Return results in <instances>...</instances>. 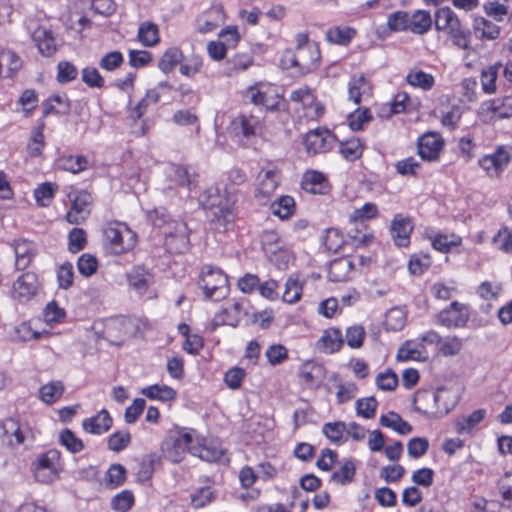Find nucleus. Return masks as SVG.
Masks as SVG:
<instances>
[{"instance_id":"obj_1","label":"nucleus","mask_w":512,"mask_h":512,"mask_svg":"<svg viewBox=\"0 0 512 512\" xmlns=\"http://www.w3.org/2000/svg\"><path fill=\"white\" fill-rule=\"evenodd\" d=\"M201 203L210 213L211 223L219 232L229 230L236 218V198L228 191L217 186L207 188L201 197Z\"/></svg>"},{"instance_id":"obj_2","label":"nucleus","mask_w":512,"mask_h":512,"mask_svg":"<svg viewBox=\"0 0 512 512\" xmlns=\"http://www.w3.org/2000/svg\"><path fill=\"white\" fill-rule=\"evenodd\" d=\"M149 219L155 227L163 228L165 245L174 253H182L189 247V232L182 221H167L164 212L155 210L149 213Z\"/></svg>"},{"instance_id":"obj_3","label":"nucleus","mask_w":512,"mask_h":512,"mask_svg":"<svg viewBox=\"0 0 512 512\" xmlns=\"http://www.w3.org/2000/svg\"><path fill=\"white\" fill-rule=\"evenodd\" d=\"M320 61V51L317 45L296 47L295 50H286L281 58L284 69H297L299 73L306 74L314 71Z\"/></svg>"},{"instance_id":"obj_4","label":"nucleus","mask_w":512,"mask_h":512,"mask_svg":"<svg viewBox=\"0 0 512 512\" xmlns=\"http://www.w3.org/2000/svg\"><path fill=\"white\" fill-rule=\"evenodd\" d=\"M103 235L106 245L116 255L132 250L137 241L136 233L122 222L109 223L105 227Z\"/></svg>"},{"instance_id":"obj_5","label":"nucleus","mask_w":512,"mask_h":512,"mask_svg":"<svg viewBox=\"0 0 512 512\" xmlns=\"http://www.w3.org/2000/svg\"><path fill=\"white\" fill-rule=\"evenodd\" d=\"M34 478L40 483H52L59 477L62 470L61 454L56 449H50L37 455L31 464Z\"/></svg>"},{"instance_id":"obj_6","label":"nucleus","mask_w":512,"mask_h":512,"mask_svg":"<svg viewBox=\"0 0 512 512\" xmlns=\"http://www.w3.org/2000/svg\"><path fill=\"white\" fill-rule=\"evenodd\" d=\"M378 214L376 204L368 202L362 207L354 209L349 215V222L356 225L354 231L349 232V237L354 240L356 245L366 246L373 240V234L362 232L366 228L364 221L373 219Z\"/></svg>"},{"instance_id":"obj_7","label":"nucleus","mask_w":512,"mask_h":512,"mask_svg":"<svg viewBox=\"0 0 512 512\" xmlns=\"http://www.w3.org/2000/svg\"><path fill=\"white\" fill-rule=\"evenodd\" d=\"M419 399L421 402L425 400L434 401L437 409H430L424 407L425 415L428 417H442L450 412L456 405L458 397L456 393L447 388H439L436 392L421 391L419 392Z\"/></svg>"},{"instance_id":"obj_8","label":"nucleus","mask_w":512,"mask_h":512,"mask_svg":"<svg viewBox=\"0 0 512 512\" xmlns=\"http://www.w3.org/2000/svg\"><path fill=\"white\" fill-rule=\"evenodd\" d=\"M227 276L219 269L204 266L201 271L199 286L207 298L219 299L227 293Z\"/></svg>"},{"instance_id":"obj_9","label":"nucleus","mask_w":512,"mask_h":512,"mask_svg":"<svg viewBox=\"0 0 512 512\" xmlns=\"http://www.w3.org/2000/svg\"><path fill=\"white\" fill-rule=\"evenodd\" d=\"M40 289L38 276L33 272L20 275L12 284L11 296L21 303L32 300Z\"/></svg>"},{"instance_id":"obj_10","label":"nucleus","mask_w":512,"mask_h":512,"mask_svg":"<svg viewBox=\"0 0 512 512\" xmlns=\"http://www.w3.org/2000/svg\"><path fill=\"white\" fill-rule=\"evenodd\" d=\"M279 183L276 169H262L256 178L255 198L260 204H266L274 194Z\"/></svg>"},{"instance_id":"obj_11","label":"nucleus","mask_w":512,"mask_h":512,"mask_svg":"<svg viewBox=\"0 0 512 512\" xmlns=\"http://www.w3.org/2000/svg\"><path fill=\"white\" fill-rule=\"evenodd\" d=\"M510 159V152L504 147H499L494 153L483 156L479 160V165L490 178H498Z\"/></svg>"},{"instance_id":"obj_12","label":"nucleus","mask_w":512,"mask_h":512,"mask_svg":"<svg viewBox=\"0 0 512 512\" xmlns=\"http://www.w3.org/2000/svg\"><path fill=\"white\" fill-rule=\"evenodd\" d=\"M262 129L261 118L254 114H240L231 122L232 133L237 137L250 138L259 135Z\"/></svg>"},{"instance_id":"obj_13","label":"nucleus","mask_w":512,"mask_h":512,"mask_svg":"<svg viewBox=\"0 0 512 512\" xmlns=\"http://www.w3.org/2000/svg\"><path fill=\"white\" fill-rule=\"evenodd\" d=\"M443 146L444 140L439 133L428 132L419 138L418 154L424 161H436Z\"/></svg>"},{"instance_id":"obj_14","label":"nucleus","mask_w":512,"mask_h":512,"mask_svg":"<svg viewBox=\"0 0 512 512\" xmlns=\"http://www.w3.org/2000/svg\"><path fill=\"white\" fill-rule=\"evenodd\" d=\"M334 143V136L324 129L309 131L304 138V146L308 153H324L331 149Z\"/></svg>"},{"instance_id":"obj_15","label":"nucleus","mask_w":512,"mask_h":512,"mask_svg":"<svg viewBox=\"0 0 512 512\" xmlns=\"http://www.w3.org/2000/svg\"><path fill=\"white\" fill-rule=\"evenodd\" d=\"M438 319L440 324L446 327H463L469 319L468 308L466 305L454 301L439 313Z\"/></svg>"},{"instance_id":"obj_16","label":"nucleus","mask_w":512,"mask_h":512,"mask_svg":"<svg viewBox=\"0 0 512 512\" xmlns=\"http://www.w3.org/2000/svg\"><path fill=\"white\" fill-rule=\"evenodd\" d=\"M194 446V440L189 433H182L173 438L170 442H166L164 452L166 457L174 462H180L186 451L190 452V447Z\"/></svg>"},{"instance_id":"obj_17","label":"nucleus","mask_w":512,"mask_h":512,"mask_svg":"<svg viewBox=\"0 0 512 512\" xmlns=\"http://www.w3.org/2000/svg\"><path fill=\"white\" fill-rule=\"evenodd\" d=\"M472 17V33L482 41H494L500 37L501 27L491 20L474 14Z\"/></svg>"},{"instance_id":"obj_18","label":"nucleus","mask_w":512,"mask_h":512,"mask_svg":"<svg viewBox=\"0 0 512 512\" xmlns=\"http://www.w3.org/2000/svg\"><path fill=\"white\" fill-rule=\"evenodd\" d=\"M190 453L207 462L219 460L223 455V449L213 440L197 438L194 446L190 447Z\"/></svg>"},{"instance_id":"obj_19","label":"nucleus","mask_w":512,"mask_h":512,"mask_svg":"<svg viewBox=\"0 0 512 512\" xmlns=\"http://www.w3.org/2000/svg\"><path fill=\"white\" fill-rule=\"evenodd\" d=\"M298 378L308 388L316 389L325 378V368L321 364L307 361L300 366Z\"/></svg>"},{"instance_id":"obj_20","label":"nucleus","mask_w":512,"mask_h":512,"mask_svg":"<svg viewBox=\"0 0 512 512\" xmlns=\"http://www.w3.org/2000/svg\"><path fill=\"white\" fill-rule=\"evenodd\" d=\"M391 236L399 247H406L410 242V235L413 231V224L409 217L402 214L394 216L391 222Z\"/></svg>"},{"instance_id":"obj_21","label":"nucleus","mask_w":512,"mask_h":512,"mask_svg":"<svg viewBox=\"0 0 512 512\" xmlns=\"http://www.w3.org/2000/svg\"><path fill=\"white\" fill-rule=\"evenodd\" d=\"M91 197L86 192H79L72 199L71 209L68 211L66 218L71 224H78L86 219L90 213Z\"/></svg>"},{"instance_id":"obj_22","label":"nucleus","mask_w":512,"mask_h":512,"mask_svg":"<svg viewBox=\"0 0 512 512\" xmlns=\"http://www.w3.org/2000/svg\"><path fill=\"white\" fill-rule=\"evenodd\" d=\"M372 95V86L363 74L354 75L348 83V96L351 101L359 105Z\"/></svg>"},{"instance_id":"obj_23","label":"nucleus","mask_w":512,"mask_h":512,"mask_svg":"<svg viewBox=\"0 0 512 512\" xmlns=\"http://www.w3.org/2000/svg\"><path fill=\"white\" fill-rule=\"evenodd\" d=\"M396 358L398 361H426L429 354L422 342L408 340L398 349Z\"/></svg>"},{"instance_id":"obj_24","label":"nucleus","mask_w":512,"mask_h":512,"mask_svg":"<svg viewBox=\"0 0 512 512\" xmlns=\"http://www.w3.org/2000/svg\"><path fill=\"white\" fill-rule=\"evenodd\" d=\"M112 426V418L106 409H102L95 416L86 418L82 422L84 431L94 435L107 432Z\"/></svg>"},{"instance_id":"obj_25","label":"nucleus","mask_w":512,"mask_h":512,"mask_svg":"<svg viewBox=\"0 0 512 512\" xmlns=\"http://www.w3.org/2000/svg\"><path fill=\"white\" fill-rule=\"evenodd\" d=\"M263 249L269 256L272 262H275L280 268L281 264L278 263V258L285 260V263L289 260V254L287 251L282 249V245L278 236L273 232H268L263 237Z\"/></svg>"},{"instance_id":"obj_26","label":"nucleus","mask_w":512,"mask_h":512,"mask_svg":"<svg viewBox=\"0 0 512 512\" xmlns=\"http://www.w3.org/2000/svg\"><path fill=\"white\" fill-rule=\"evenodd\" d=\"M343 344L340 330L335 328L326 329L317 342V348L323 353H335Z\"/></svg>"},{"instance_id":"obj_27","label":"nucleus","mask_w":512,"mask_h":512,"mask_svg":"<svg viewBox=\"0 0 512 512\" xmlns=\"http://www.w3.org/2000/svg\"><path fill=\"white\" fill-rule=\"evenodd\" d=\"M302 188L312 194H324L328 189V182L321 172L308 171L304 174Z\"/></svg>"},{"instance_id":"obj_28","label":"nucleus","mask_w":512,"mask_h":512,"mask_svg":"<svg viewBox=\"0 0 512 512\" xmlns=\"http://www.w3.org/2000/svg\"><path fill=\"white\" fill-rule=\"evenodd\" d=\"M15 266L18 270L28 267L34 256V244L26 239H20L14 243Z\"/></svg>"},{"instance_id":"obj_29","label":"nucleus","mask_w":512,"mask_h":512,"mask_svg":"<svg viewBox=\"0 0 512 512\" xmlns=\"http://www.w3.org/2000/svg\"><path fill=\"white\" fill-rule=\"evenodd\" d=\"M485 417V409H477L469 415L458 417L455 420L456 432L458 434L471 433L476 428V426L485 419Z\"/></svg>"},{"instance_id":"obj_30","label":"nucleus","mask_w":512,"mask_h":512,"mask_svg":"<svg viewBox=\"0 0 512 512\" xmlns=\"http://www.w3.org/2000/svg\"><path fill=\"white\" fill-rule=\"evenodd\" d=\"M460 25L457 15L449 7L440 8L435 14V27L439 31L449 34Z\"/></svg>"},{"instance_id":"obj_31","label":"nucleus","mask_w":512,"mask_h":512,"mask_svg":"<svg viewBox=\"0 0 512 512\" xmlns=\"http://www.w3.org/2000/svg\"><path fill=\"white\" fill-rule=\"evenodd\" d=\"M354 264L349 258H340L331 262L328 271L330 281L342 282L350 278Z\"/></svg>"},{"instance_id":"obj_32","label":"nucleus","mask_w":512,"mask_h":512,"mask_svg":"<svg viewBox=\"0 0 512 512\" xmlns=\"http://www.w3.org/2000/svg\"><path fill=\"white\" fill-rule=\"evenodd\" d=\"M5 433L15 438L13 443L10 440L11 445H21L27 441H33L35 436L32 429L27 424H18L11 420L5 424Z\"/></svg>"},{"instance_id":"obj_33","label":"nucleus","mask_w":512,"mask_h":512,"mask_svg":"<svg viewBox=\"0 0 512 512\" xmlns=\"http://www.w3.org/2000/svg\"><path fill=\"white\" fill-rule=\"evenodd\" d=\"M88 160L82 155H63L56 160L58 169L73 174L84 171L87 168Z\"/></svg>"},{"instance_id":"obj_34","label":"nucleus","mask_w":512,"mask_h":512,"mask_svg":"<svg viewBox=\"0 0 512 512\" xmlns=\"http://www.w3.org/2000/svg\"><path fill=\"white\" fill-rule=\"evenodd\" d=\"M138 40L145 47H153L160 41L158 26L150 21L140 24L137 34Z\"/></svg>"},{"instance_id":"obj_35","label":"nucleus","mask_w":512,"mask_h":512,"mask_svg":"<svg viewBox=\"0 0 512 512\" xmlns=\"http://www.w3.org/2000/svg\"><path fill=\"white\" fill-rule=\"evenodd\" d=\"M406 81L413 87L428 91L433 88L435 80L433 75L426 73L417 68L411 69L406 75Z\"/></svg>"},{"instance_id":"obj_36","label":"nucleus","mask_w":512,"mask_h":512,"mask_svg":"<svg viewBox=\"0 0 512 512\" xmlns=\"http://www.w3.org/2000/svg\"><path fill=\"white\" fill-rule=\"evenodd\" d=\"M432 26V17L428 11L417 10L410 16L409 31L414 34H424Z\"/></svg>"},{"instance_id":"obj_37","label":"nucleus","mask_w":512,"mask_h":512,"mask_svg":"<svg viewBox=\"0 0 512 512\" xmlns=\"http://www.w3.org/2000/svg\"><path fill=\"white\" fill-rule=\"evenodd\" d=\"M39 51L44 56H51L56 51V43L52 34L44 28H38L33 35Z\"/></svg>"},{"instance_id":"obj_38","label":"nucleus","mask_w":512,"mask_h":512,"mask_svg":"<svg viewBox=\"0 0 512 512\" xmlns=\"http://www.w3.org/2000/svg\"><path fill=\"white\" fill-rule=\"evenodd\" d=\"M379 422L383 427L391 428L401 435L409 434L412 431V426L394 412L382 415Z\"/></svg>"},{"instance_id":"obj_39","label":"nucleus","mask_w":512,"mask_h":512,"mask_svg":"<svg viewBox=\"0 0 512 512\" xmlns=\"http://www.w3.org/2000/svg\"><path fill=\"white\" fill-rule=\"evenodd\" d=\"M183 60V53L177 47L167 49L159 60V69L168 74Z\"/></svg>"},{"instance_id":"obj_40","label":"nucleus","mask_w":512,"mask_h":512,"mask_svg":"<svg viewBox=\"0 0 512 512\" xmlns=\"http://www.w3.org/2000/svg\"><path fill=\"white\" fill-rule=\"evenodd\" d=\"M44 123H41L38 127H36L30 136V139L27 143V154L30 157H39L41 156L43 149L45 147V138H44Z\"/></svg>"},{"instance_id":"obj_41","label":"nucleus","mask_w":512,"mask_h":512,"mask_svg":"<svg viewBox=\"0 0 512 512\" xmlns=\"http://www.w3.org/2000/svg\"><path fill=\"white\" fill-rule=\"evenodd\" d=\"M435 250L448 253L453 247L461 245L462 238L456 234H437L431 239Z\"/></svg>"},{"instance_id":"obj_42","label":"nucleus","mask_w":512,"mask_h":512,"mask_svg":"<svg viewBox=\"0 0 512 512\" xmlns=\"http://www.w3.org/2000/svg\"><path fill=\"white\" fill-rule=\"evenodd\" d=\"M406 323V313L400 307H394L385 314L384 326L388 331H399Z\"/></svg>"},{"instance_id":"obj_43","label":"nucleus","mask_w":512,"mask_h":512,"mask_svg":"<svg viewBox=\"0 0 512 512\" xmlns=\"http://www.w3.org/2000/svg\"><path fill=\"white\" fill-rule=\"evenodd\" d=\"M488 109L497 118L512 117V96H504L487 103Z\"/></svg>"},{"instance_id":"obj_44","label":"nucleus","mask_w":512,"mask_h":512,"mask_svg":"<svg viewBox=\"0 0 512 512\" xmlns=\"http://www.w3.org/2000/svg\"><path fill=\"white\" fill-rule=\"evenodd\" d=\"M271 211L280 219H288L295 211L294 199L290 196H281L271 204Z\"/></svg>"},{"instance_id":"obj_45","label":"nucleus","mask_w":512,"mask_h":512,"mask_svg":"<svg viewBox=\"0 0 512 512\" xmlns=\"http://www.w3.org/2000/svg\"><path fill=\"white\" fill-rule=\"evenodd\" d=\"M141 393L149 399L169 401L175 398L176 392L167 385H151L143 388Z\"/></svg>"},{"instance_id":"obj_46","label":"nucleus","mask_w":512,"mask_h":512,"mask_svg":"<svg viewBox=\"0 0 512 512\" xmlns=\"http://www.w3.org/2000/svg\"><path fill=\"white\" fill-rule=\"evenodd\" d=\"M63 392V383L61 381H52L40 388V399L46 404H53L62 396Z\"/></svg>"},{"instance_id":"obj_47","label":"nucleus","mask_w":512,"mask_h":512,"mask_svg":"<svg viewBox=\"0 0 512 512\" xmlns=\"http://www.w3.org/2000/svg\"><path fill=\"white\" fill-rule=\"evenodd\" d=\"M150 274L142 267H136L128 276L129 284L138 293L143 294L148 288Z\"/></svg>"},{"instance_id":"obj_48","label":"nucleus","mask_w":512,"mask_h":512,"mask_svg":"<svg viewBox=\"0 0 512 512\" xmlns=\"http://www.w3.org/2000/svg\"><path fill=\"white\" fill-rule=\"evenodd\" d=\"M355 35V30L349 27H333L326 33L329 42L338 45H347Z\"/></svg>"},{"instance_id":"obj_49","label":"nucleus","mask_w":512,"mask_h":512,"mask_svg":"<svg viewBox=\"0 0 512 512\" xmlns=\"http://www.w3.org/2000/svg\"><path fill=\"white\" fill-rule=\"evenodd\" d=\"M340 154L348 161H355L363 153V145L357 138H352L340 144Z\"/></svg>"},{"instance_id":"obj_50","label":"nucleus","mask_w":512,"mask_h":512,"mask_svg":"<svg viewBox=\"0 0 512 512\" xmlns=\"http://www.w3.org/2000/svg\"><path fill=\"white\" fill-rule=\"evenodd\" d=\"M322 431L331 442L341 444L344 442L346 424L342 421L328 422L323 425Z\"/></svg>"},{"instance_id":"obj_51","label":"nucleus","mask_w":512,"mask_h":512,"mask_svg":"<svg viewBox=\"0 0 512 512\" xmlns=\"http://www.w3.org/2000/svg\"><path fill=\"white\" fill-rule=\"evenodd\" d=\"M462 349V340L457 336L441 337L437 351L443 356L457 355Z\"/></svg>"},{"instance_id":"obj_52","label":"nucleus","mask_w":512,"mask_h":512,"mask_svg":"<svg viewBox=\"0 0 512 512\" xmlns=\"http://www.w3.org/2000/svg\"><path fill=\"white\" fill-rule=\"evenodd\" d=\"M355 475V464L352 460H346L341 467L331 475V481L345 485L351 482Z\"/></svg>"},{"instance_id":"obj_53","label":"nucleus","mask_w":512,"mask_h":512,"mask_svg":"<svg viewBox=\"0 0 512 512\" xmlns=\"http://www.w3.org/2000/svg\"><path fill=\"white\" fill-rule=\"evenodd\" d=\"M77 268L81 275L90 277L97 271L98 260L94 255L84 253L78 258Z\"/></svg>"},{"instance_id":"obj_54","label":"nucleus","mask_w":512,"mask_h":512,"mask_svg":"<svg viewBox=\"0 0 512 512\" xmlns=\"http://www.w3.org/2000/svg\"><path fill=\"white\" fill-rule=\"evenodd\" d=\"M500 65H492L481 73V85L483 91L492 94L496 91V80Z\"/></svg>"},{"instance_id":"obj_55","label":"nucleus","mask_w":512,"mask_h":512,"mask_svg":"<svg viewBox=\"0 0 512 512\" xmlns=\"http://www.w3.org/2000/svg\"><path fill=\"white\" fill-rule=\"evenodd\" d=\"M60 443L71 453H78L83 450L84 444L71 430L64 429L59 435Z\"/></svg>"},{"instance_id":"obj_56","label":"nucleus","mask_w":512,"mask_h":512,"mask_svg":"<svg viewBox=\"0 0 512 512\" xmlns=\"http://www.w3.org/2000/svg\"><path fill=\"white\" fill-rule=\"evenodd\" d=\"M483 10L487 16L492 17L497 22H501L508 14L509 7L506 2L488 1L484 3Z\"/></svg>"},{"instance_id":"obj_57","label":"nucleus","mask_w":512,"mask_h":512,"mask_svg":"<svg viewBox=\"0 0 512 512\" xmlns=\"http://www.w3.org/2000/svg\"><path fill=\"white\" fill-rule=\"evenodd\" d=\"M57 282L60 289H68L73 285L74 270L69 262H64L57 269Z\"/></svg>"},{"instance_id":"obj_58","label":"nucleus","mask_w":512,"mask_h":512,"mask_svg":"<svg viewBox=\"0 0 512 512\" xmlns=\"http://www.w3.org/2000/svg\"><path fill=\"white\" fill-rule=\"evenodd\" d=\"M126 470L121 464H113L107 470L105 475V484L115 488L124 483Z\"/></svg>"},{"instance_id":"obj_59","label":"nucleus","mask_w":512,"mask_h":512,"mask_svg":"<svg viewBox=\"0 0 512 512\" xmlns=\"http://www.w3.org/2000/svg\"><path fill=\"white\" fill-rule=\"evenodd\" d=\"M372 116L367 108H357L348 116L349 127L353 131H359L363 128L364 124L371 121Z\"/></svg>"},{"instance_id":"obj_60","label":"nucleus","mask_w":512,"mask_h":512,"mask_svg":"<svg viewBox=\"0 0 512 512\" xmlns=\"http://www.w3.org/2000/svg\"><path fill=\"white\" fill-rule=\"evenodd\" d=\"M388 27L393 31L409 30L410 15L405 11H397L388 16Z\"/></svg>"},{"instance_id":"obj_61","label":"nucleus","mask_w":512,"mask_h":512,"mask_svg":"<svg viewBox=\"0 0 512 512\" xmlns=\"http://www.w3.org/2000/svg\"><path fill=\"white\" fill-rule=\"evenodd\" d=\"M378 402L374 397L361 398L356 401L357 414L365 419L375 416Z\"/></svg>"},{"instance_id":"obj_62","label":"nucleus","mask_w":512,"mask_h":512,"mask_svg":"<svg viewBox=\"0 0 512 512\" xmlns=\"http://www.w3.org/2000/svg\"><path fill=\"white\" fill-rule=\"evenodd\" d=\"M134 504V496L131 491L124 490L115 495L111 500V506L118 512H127Z\"/></svg>"},{"instance_id":"obj_63","label":"nucleus","mask_w":512,"mask_h":512,"mask_svg":"<svg viewBox=\"0 0 512 512\" xmlns=\"http://www.w3.org/2000/svg\"><path fill=\"white\" fill-rule=\"evenodd\" d=\"M493 243L499 250L512 253V231L508 227L501 228L493 237Z\"/></svg>"},{"instance_id":"obj_64","label":"nucleus","mask_w":512,"mask_h":512,"mask_svg":"<svg viewBox=\"0 0 512 512\" xmlns=\"http://www.w3.org/2000/svg\"><path fill=\"white\" fill-rule=\"evenodd\" d=\"M498 488L503 500V505L512 508V473H506L500 478Z\"/></svg>"}]
</instances>
